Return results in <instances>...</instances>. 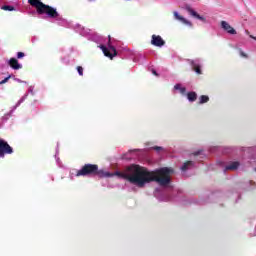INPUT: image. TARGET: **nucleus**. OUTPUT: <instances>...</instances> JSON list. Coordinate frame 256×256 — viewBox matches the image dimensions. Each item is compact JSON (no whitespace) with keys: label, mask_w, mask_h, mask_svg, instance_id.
Listing matches in <instances>:
<instances>
[{"label":"nucleus","mask_w":256,"mask_h":256,"mask_svg":"<svg viewBox=\"0 0 256 256\" xmlns=\"http://www.w3.org/2000/svg\"><path fill=\"white\" fill-rule=\"evenodd\" d=\"M171 168H160L154 171H149L146 167L132 164L128 166L124 172H115L111 174L103 170H99L97 164H85L77 171L76 177H113L116 175L120 179H125L128 183L143 188L147 183H158L161 187H167L171 183Z\"/></svg>","instance_id":"obj_1"},{"label":"nucleus","mask_w":256,"mask_h":256,"mask_svg":"<svg viewBox=\"0 0 256 256\" xmlns=\"http://www.w3.org/2000/svg\"><path fill=\"white\" fill-rule=\"evenodd\" d=\"M28 3L31 7H35L38 15H46L48 19H57L60 17L57 8H53V6L43 3L41 0H28Z\"/></svg>","instance_id":"obj_2"},{"label":"nucleus","mask_w":256,"mask_h":256,"mask_svg":"<svg viewBox=\"0 0 256 256\" xmlns=\"http://www.w3.org/2000/svg\"><path fill=\"white\" fill-rule=\"evenodd\" d=\"M5 155H13V147L5 139L0 138V158L5 157Z\"/></svg>","instance_id":"obj_3"},{"label":"nucleus","mask_w":256,"mask_h":256,"mask_svg":"<svg viewBox=\"0 0 256 256\" xmlns=\"http://www.w3.org/2000/svg\"><path fill=\"white\" fill-rule=\"evenodd\" d=\"M100 49L103 51L105 57H108L109 59H113V57H117V49L115 46L111 45V40L108 42V47L105 45H101Z\"/></svg>","instance_id":"obj_4"},{"label":"nucleus","mask_w":256,"mask_h":256,"mask_svg":"<svg viewBox=\"0 0 256 256\" xmlns=\"http://www.w3.org/2000/svg\"><path fill=\"white\" fill-rule=\"evenodd\" d=\"M221 27L224 29V31H227L230 35H237V31L229 25V23L225 20L221 21Z\"/></svg>","instance_id":"obj_5"},{"label":"nucleus","mask_w":256,"mask_h":256,"mask_svg":"<svg viewBox=\"0 0 256 256\" xmlns=\"http://www.w3.org/2000/svg\"><path fill=\"white\" fill-rule=\"evenodd\" d=\"M151 43L154 47H163V45H165V40L159 35H152Z\"/></svg>","instance_id":"obj_6"},{"label":"nucleus","mask_w":256,"mask_h":256,"mask_svg":"<svg viewBox=\"0 0 256 256\" xmlns=\"http://www.w3.org/2000/svg\"><path fill=\"white\" fill-rule=\"evenodd\" d=\"M8 65L9 67H11V69H14L15 71H19V69H22V65L19 64V60H17L16 58H10V60L8 61Z\"/></svg>","instance_id":"obj_7"},{"label":"nucleus","mask_w":256,"mask_h":256,"mask_svg":"<svg viewBox=\"0 0 256 256\" xmlns=\"http://www.w3.org/2000/svg\"><path fill=\"white\" fill-rule=\"evenodd\" d=\"M186 11H188V13L190 15H192V17L199 19V21H203V23H205L207 21L205 19V17H203V16L199 15L197 12H195V10H193V8H191V6H186Z\"/></svg>","instance_id":"obj_8"},{"label":"nucleus","mask_w":256,"mask_h":256,"mask_svg":"<svg viewBox=\"0 0 256 256\" xmlns=\"http://www.w3.org/2000/svg\"><path fill=\"white\" fill-rule=\"evenodd\" d=\"M188 63H190L192 71H195L197 75L203 74V72L201 71V65H199L195 60H188Z\"/></svg>","instance_id":"obj_9"},{"label":"nucleus","mask_w":256,"mask_h":256,"mask_svg":"<svg viewBox=\"0 0 256 256\" xmlns=\"http://www.w3.org/2000/svg\"><path fill=\"white\" fill-rule=\"evenodd\" d=\"M175 19H177V21H181V23H184V25H188L189 27H193V24L191 23V21L185 19L183 16L179 15L178 12H174L173 13Z\"/></svg>","instance_id":"obj_10"},{"label":"nucleus","mask_w":256,"mask_h":256,"mask_svg":"<svg viewBox=\"0 0 256 256\" xmlns=\"http://www.w3.org/2000/svg\"><path fill=\"white\" fill-rule=\"evenodd\" d=\"M239 165L240 163L237 161L231 162L229 165L225 167V171H237V169H239Z\"/></svg>","instance_id":"obj_11"},{"label":"nucleus","mask_w":256,"mask_h":256,"mask_svg":"<svg viewBox=\"0 0 256 256\" xmlns=\"http://www.w3.org/2000/svg\"><path fill=\"white\" fill-rule=\"evenodd\" d=\"M187 99H188V101H190V103L197 101V93L196 92H188Z\"/></svg>","instance_id":"obj_12"},{"label":"nucleus","mask_w":256,"mask_h":256,"mask_svg":"<svg viewBox=\"0 0 256 256\" xmlns=\"http://www.w3.org/2000/svg\"><path fill=\"white\" fill-rule=\"evenodd\" d=\"M174 89H175L176 91H180L181 95H185V93H187V88L181 87V84H176V85L174 86Z\"/></svg>","instance_id":"obj_13"},{"label":"nucleus","mask_w":256,"mask_h":256,"mask_svg":"<svg viewBox=\"0 0 256 256\" xmlns=\"http://www.w3.org/2000/svg\"><path fill=\"white\" fill-rule=\"evenodd\" d=\"M204 103H209V96H207V95L200 96L199 104L203 105Z\"/></svg>","instance_id":"obj_14"},{"label":"nucleus","mask_w":256,"mask_h":256,"mask_svg":"<svg viewBox=\"0 0 256 256\" xmlns=\"http://www.w3.org/2000/svg\"><path fill=\"white\" fill-rule=\"evenodd\" d=\"M191 166H193V161H187L181 167V171H187V169H189Z\"/></svg>","instance_id":"obj_15"},{"label":"nucleus","mask_w":256,"mask_h":256,"mask_svg":"<svg viewBox=\"0 0 256 256\" xmlns=\"http://www.w3.org/2000/svg\"><path fill=\"white\" fill-rule=\"evenodd\" d=\"M3 11H15V7L11 5H4L2 6Z\"/></svg>","instance_id":"obj_16"},{"label":"nucleus","mask_w":256,"mask_h":256,"mask_svg":"<svg viewBox=\"0 0 256 256\" xmlns=\"http://www.w3.org/2000/svg\"><path fill=\"white\" fill-rule=\"evenodd\" d=\"M77 71H78V74L80 75V77H83V67L77 66Z\"/></svg>","instance_id":"obj_17"},{"label":"nucleus","mask_w":256,"mask_h":256,"mask_svg":"<svg viewBox=\"0 0 256 256\" xmlns=\"http://www.w3.org/2000/svg\"><path fill=\"white\" fill-rule=\"evenodd\" d=\"M10 78H11V75H9L8 77L4 78L2 81H0V85H5V83H7V81H9Z\"/></svg>","instance_id":"obj_18"},{"label":"nucleus","mask_w":256,"mask_h":256,"mask_svg":"<svg viewBox=\"0 0 256 256\" xmlns=\"http://www.w3.org/2000/svg\"><path fill=\"white\" fill-rule=\"evenodd\" d=\"M23 57H25V53H23V52L17 53V59H23Z\"/></svg>","instance_id":"obj_19"},{"label":"nucleus","mask_w":256,"mask_h":256,"mask_svg":"<svg viewBox=\"0 0 256 256\" xmlns=\"http://www.w3.org/2000/svg\"><path fill=\"white\" fill-rule=\"evenodd\" d=\"M240 55L242 57H244L245 59H247L249 57L245 52H243V50H240Z\"/></svg>","instance_id":"obj_20"},{"label":"nucleus","mask_w":256,"mask_h":256,"mask_svg":"<svg viewBox=\"0 0 256 256\" xmlns=\"http://www.w3.org/2000/svg\"><path fill=\"white\" fill-rule=\"evenodd\" d=\"M153 150L154 151H162L163 148L161 146H155V147H153Z\"/></svg>","instance_id":"obj_21"},{"label":"nucleus","mask_w":256,"mask_h":256,"mask_svg":"<svg viewBox=\"0 0 256 256\" xmlns=\"http://www.w3.org/2000/svg\"><path fill=\"white\" fill-rule=\"evenodd\" d=\"M152 74L155 75L156 77H159V74H158L157 71L154 70V69L152 70Z\"/></svg>","instance_id":"obj_22"},{"label":"nucleus","mask_w":256,"mask_h":256,"mask_svg":"<svg viewBox=\"0 0 256 256\" xmlns=\"http://www.w3.org/2000/svg\"><path fill=\"white\" fill-rule=\"evenodd\" d=\"M90 3L92 2V1H95V0H88Z\"/></svg>","instance_id":"obj_23"},{"label":"nucleus","mask_w":256,"mask_h":256,"mask_svg":"<svg viewBox=\"0 0 256 256\" xmlns=\"http://www.w3.org/2000/svg\"><path fill=\"white\" fill-rule=\"evenodd\" d=\"M194 155H199V153H195Z\"/></svg>","instance_id":"obj_24"},{"label":"nucleus","mask_w":256,"mask_h":256,"mask_svg":"<svg viewBox=\"0 0 256 256\" xmlns=\"http://www.w3.org/2000/svg\"><path fill=\"white\" fill-rule=\"evenodd\" d=\"M255 171H256V168H255Z\"/></svg>","instance_id":"obj_25"}]
</instances>
